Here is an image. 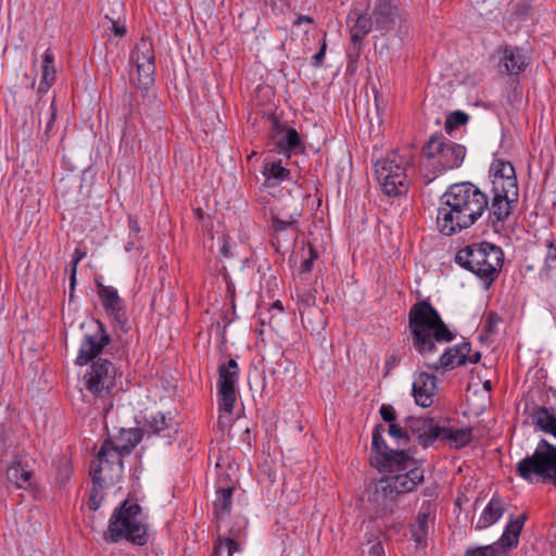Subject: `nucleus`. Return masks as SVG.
Here are the masks:
<instances>
[{
	"instance_id": "nucleus-9",
	"label": "nucleus",
	"mask_w": 556,
	"mask_h": 556,
	"mask_svg": "<svg viewBox=\"0 0 556 556\" xmlns=\"http://www.w3.org/2000/svg\"><path fill=\"white\" fill-rule=\"evenodd\" d=\"M409 161L399 152L389 153L375 165L377 180L388 195H401L408 190L406 167Z\"/></svg>"
},
{
	"instance_id": "nucleus-22",
	"label": "nucleus",
	"mask_w": 556,
	"mask_h": 556,
	"mask_svg": "<svg viewBox=\"0 0 556 556\" xmlns=\"http://www.w3.org/2000/svg\"><path fill=\"white\" fill-rule=\"evenodd\" d=\"M530 418L532 424L541 431L556 438V415L552 409L543 406H533L530 412Z\"/></svg>"
},
{
	"instance_id": "nucleus-24",
	"label": "nucleus",
	"mask_w": 556,
	"mask_h": 556,
	"mask_svg": "<svg viewBox=\"0 0 556 556\" xmlns=\"http://www.w3.org/2000/svg\"><path fill=\"white\" fill-rule=\"evenodd\" d=\"M7 480L17 489L27 490L33 485V471L21 460H15L7 469Z\"/></svg>"
},
{
	"instance_id": "nucleus-19",
	"label": "nucleus",
	"mask_w": 556,
	"mask_h": 556,
	"mask_svg": "<svg viewBox=\"0 0 556 556\" xmlns=\"http://www.w3.org/2000/svg\"><path fill=\"white\" fill-rule=\"evenodd\" d=\"M141 433L138 429H122L114 439H108L103 444H109L111 448L121 454L122 457L128 455L131 450L140 442Z\"/></svg>"
},
{
	"instance_id": "nucleus-12",
	"label": "nucleus",
	"mask_w": 556,
	"mask_h": 556,
	"mask_svg": "<svg viewBox=\"0 0 556 556\" xmlns=\"http://www.w3.org/2000/svg\"><path fill=\"white\" fill-rule=\"evenodd\" d=\"M525 521L526 515L523 514L511 518L497 542L485 546L468 548L466 556H507L508 551L518 545Z\"/></svg>"
},
{
	"instance_id": "nucleus-42",
	"label": "nucleus",
	"mask_w": 556,
	"mask_h": 556,
	"mask_svg": "<svg viewBox=\"0 0 556 556\" xmlns=\"http://www.w3.org/2000/svg\"><path fill=\"white\" fill-rule=\"evenodd\" d=\"M217 422L219 428L223 430L229 428L233 422L232 412H225L223 409H218Z\"/></svg>"
},
{
	"instance_id": "nucleus-16",
	"label": "nucleus",
	"mask_w": 556,
	"mask_h": 556,
	"mask_svg": "<svg viewBox=\"0 0 556 556\" xmlns=\"http://www.w3.org/2000/svg\"><path fill=\"white\" fill-rule=\"evenodd\" d=\"M412 392L417 405L425 408L431 406L437 393V378L425 371L416 374Z\"/></svg>"
},
{
	"instance_id": "nucleus-54",
	"label": "nucleus",
	"mask_w": 556,
	"mask_h": 556,
	"mask_svg": "<svg viewBox=\"0 0 556 556\" xmlns=\"http://www.w3.org/2000/svg\"><path fill=\"white\" fill-rule=\"evenodd\" d=\"M76 270H77V268L72 267V274H71V277H70L71 289L72 290L74 289L75 282H76Z\"/></svg>"
},
{
	"instance_id": "nucleus-11",
	"label": "nucleus",
	"mask_w": 556,
	"mask_h": 556,
	"mask_svg": "<svg viewBox=\"0 0 556 556\" xmlns=\"http://www.w3.org/2000/svg\"><path fill=\"white\" fill-rule=\"evenodd\" d=\"M155 54L153 43L141 38L131 52L130 62L135 71L130 72L131 80L138 89L148 90L154 83Z\"/></svg>"
},
{
	"instance_id": "nucleus-49",
	"label": "nucleus",
	"mask_w": 556,
	"mask_h": 556,
	"mask_svg": "<svg viewBox=\"0 0 556 556\" xmlns=\"http://www.w3.org/2000/svg\"><path fill=\"white\" fill-rule=\"evenodd\" d=\"M400 363V359L396 355H390L387 359H386V368L388 371L392 370L394 367L397 366V364Z\"/></svg>"
},
{
	"instance_id": "nucleus-13",
	"label": "nucleus",
	"mask_w": 556,
	"mask_h": 556,
	"mask_svg": "<svg viewBox=\"0 0 556 556\" xmlns=\"http://www.w3.org/2000/svg\"><path fill=\"white\" fill-rule=\"evenodd\" d=\"M270 228L275 233L276 249H279L281 239L286 240L287 235L294 233L296 223L300 216L298 207L293 201L282 202L275 201L269 208Z\"/></svg>"
},
{
	"instance_id": "nucleus-52",
	"label": "nucleus",
	"mask_w": 556,
	"mask_h": 556,
	"mask_svg": "<svg viewBox=\"0 0 556 556\" xmlns=\"http://www.w3.org/2000/svg\"><path fill=\"white\" fill-rule=\"evenodd\" d=\"M88 505H89V508H90V509H93V510H96V509H98V508H99V506H100V501L98 500V497H97V495H96V494H92V495L90 496Z\"/></svg>"
},
{
	"instance_id": "nucleus-20",
	"label": "nucleus",
	"mask_w": 556,
	"mask_h": 556,
	"mask_svg": "<svg viewBox=\"0 0 556 556\" xmlns=\"http://www.w3.org/2000/svg\"><path fill=\"white\" fill-rule=\"evenodd\" d=\"M99 296L106 313L111 315L116 321L122 323L125 312L123 301L119 298L117 290L110 286H100Z\"/></svg>"
},
{
	"instance_id": "nucleus-40",
	"label": "nucleus",
	"mask_w": 556,
	"mask_h": 556,
	"mask_svg": "<svg viewBox=\"0 0 556 556\" xmlns=\"http://www.w3.org/2000/svg\"><path fill=\"white\" fill-rule=\"evenodd\" d=\"M147 424L153 433H161L168 428L166 416L162 413L151 415Z\"/></svg>"
},
{
	"instance_id": "nucleus-55",
	"label": "nucleus",
	"mask_w": 556,
	"mask_h": 556,
	"mask_svg": "<svg viewBox=\"0 0 556 556\" xmlns=\"http://www.w3.org/2000/svg\"><path fill=\"white\" fill-rule=\"evenodd\" d=\"M50 110H51V118H50V121H49V122H48V124H47V128H48V129L51 127V125H52V123H53V121H54V118H55V114H56V113H55V109H54V106H53V103L50 105Z\"/></svg>"
},
{
	"instance_id": "nucleus-30",
	"label": "nucleus",
	"mask_w": 556,
	"mask_h": 556,
	"mask_svg": "<svg viewBox=\"0 0 556 556\" xmlns=\"http://www.w3.org/2000/svg\"><path fill=\"white\" fill-rule=\"evenodd\" d=\"M112 4L113 9L111 12L106 11L105 7L102 9L105 11V18L109 20L110 23L108 29L115 36L123 37L126 33L125 25L121 21L124 5L121 0H113Z\"/></svg>"
},
{
	"instance_id": "nucleus-3",
	"label": "nucleus",
	"mask_w": 556,
	"mask_h": 556,
	"mask_svg": "<svg viewBox=\"0 0 556 556\" xmlns=\"http://www.w3.org/2000/svg\"><path fill=\"white\" fill-rule=\"evenodd\" d=\"M382 478L375 489V501L394 500L396 496L413 492L424 481L420 465L406 453L386 458L384 468H380Z\"/></svg>"
},
{
	"instance_id": "nucleus-1",
	"label": "nucleus",
	"mask_w": 556,
	"mask_h": 556,
	"mask_svg": "<svg viewBox=\"0 0 556 556\" xmlns=\"http://www.w3.org/2000/svg\"><path fill=\"white\" fill-rule=\"evenodd\" d=\"M109 343L110 337L98 323L92 333L85 334L75 362L79 366L89 364L83 375V396L92 401L103 414L113 408L112 395L117 378L115 365L109 359L98 357Z\"/></svg>"
},
{
	"instance_id": "nucleus-27",
	"label": "nucleus",
	"mask_w": 556,
	"mask_h": 556,
	"mask_svg": "<svg viewBox=\"0 0 556 556\" xmlns=\"http://www.w3.org/2000/svg\"><path fill=\"white\" fill-rule=\"evenodd\" d=\"M262 173L267 186H275L278 182L289 180L291 175L281 161H265Z\"/></svg>"
},
{
	"instance_id": "nucleus-41",
	"label": "nucleus",
	"mask_w": 556,
	"mask_h": 556,
	"mask_svg": "<svg viewBox=\"0 0 556 556\" xmlns=\"http://www.w3.org/2000/svg\"><path fill=\"white\" fill-rule=\"evenodd\" d=\"M545 269L549 275H556V237L547 244V253L545 257Z\"/></svg>"
},
{
	"instance_id": "nucleus-2",
	"label": "nucleus",
	"mask_w": 556,
	"mask_h": 556,
	"mask_svg": "<svg viewBox=\"0 0 556 556\" xmlns=\"http://www.w3.org/2000/svg\"><path fill=\"white\" fill-rule=\"evenodd\" d=\"M488 195L476 185L465 181L451 185L440 198L437 228L452 236L472 226L485 212Z\"/></svg>"
},
{
	"instance_id": "nucleus-50",
	"label": "nucleus",
	"mask_w": 556,
	"mask_h": 556,
	"mask_svg": "<svg viewBox=\"0 0 556 556\" xmlns=\"http://www.w3.org/2000/svg\"><path fill=\"white\" fill-rule=\"evenodd\" d=\"M128 226L129 230L134 235H138L140 231L139 223L137 219L132 218L131 216L128 218Z\"/></svg>"
},
{
	"instance_id": "nucleus-44",
	"label": "nucleus",
	"mask_w": 556,
	"mask_h": 556,
	"mask_svg": "<svg viewBox=\"0 0 556 556\" xmlns=\"http://www.w3.org/2000/svg\"><path fill=\"white\" fill-rule=\"evenodd\" d=\"M380 415L382 419L387 422L393 424L395 420V413L391 406L382 405L380 407Z\"/></svg>"
},
{
	"instance_id": "nucleus-10",
	"label": "nucleus",
	"mask_w": 556,
	"mask_h": 556,
	"mask_svg": "<svg viewBox=\"0 0 556 556\" xmlns=\"http://www.w3.org/2000/svg\"><path fill=\"white\" fill-rule=\"evenodd\" d=\"M90 471L93 482L100 488L113 485L119 482L123 477V457L109 444H102Z\"/></svg>"
},
{
	"instance_id": "nucleus-37",
	"label": "nucleus",
	"mask_w": 556,
	"mask_h": 556,
	"mask_svg": "<svg viewBox=\"0 0 556 556\" xmlns=\"http://www.w3.org/2000/svg\"><path fill=\"white\" fill-rule=\"evenodd\" d=\"M456 346H453L451 349H448L445 353H443L439 359L432 364V365H428L429 368H433V369H452V368H455V367H458L459 365H448L450 363L454 362V361H457V358H459V355L458 353L456 354Z\"/></svg>"
},
{
	"instance_id": "nucleus-47",
	"label": "nucleus",
	"mask_w": 556,
	"mask_h": 556,
	"mask_svg": "<svg viewBox=\"0 0 556 556\" xmlns=\"http://www.w3.org/2000/svg\"><path fill=\"white\" fill-rule=\"evenodd\" d=\"M87 255V253L80 249H75L74 251V255H73V258H72V267L74 268H77V265L79 264V262L85 258Z\"/></svg>"
},
{
	"instance_id": "nucleus-8",
	"label": "nucleus",
	"mask_w": 556,
	"mask_h": 556,
	"mask_svg": "<svg viewBox=\"0 0 556 556\" xmlns=\"http://www.w3.org/2000/svg\"><path fill=\"white\" fill-rule=\"evenodd\" d=\"M516 472L530 483L552 482L556 488V446L542 439L531 456L517 463Z\"/></svg>"
},
{
	"instance_id": "nucleus-46",
	"label": "nucleus",
	"mask_w": 556,
	"mask_h": 556,
	"mask_svg": "<svg viewBox=\"0 0 556 556\" xmlns=\"http://www.w3.org/2000/svg\"><path fill=\"white\" fill-rule=\"evenodd\" d=\"M60 472H61L62 481H65V480H67L70 478L71 466H70V462L67 459H63L62 460V465L60 467Z\"/></svg>"
},
{
	"instance_id": "nucleus-28",
	"label": "nucleus",
	"mask_w": 556,
	"mask_h": 556,
	"mask_svg": "<svg viewBox=\"0 0 556 556\" xmlns=\"http://www.w3.org/2000/svg\"><path fill=\"white\" fill-rule=\"evenodd\" d=\"M380 428L381 426L377 427L372 433V451L376 453L372 463H375L378 469L384 468L386 458L392 457L399 453H405L404 451L390 450L382 439L379 431Z\"/></svg>"
},
{
	"instance_id": "nucleus-5",
	"label": "nucleus",
	"mask_w": 556,
	"mask_h": 556,
	"mask_svg": "<svg viewBox=\"0 0 556 556\" xmlns=\"http://www.w3.org/2000/svg\"><path fill=\"white\" fill-rule=\"evenodd\" d=\"M408 324L413 345L424 356L434 352L435 343L450 342L454 339L437 309L428 302L421 301L410 307Z\"/></svg>"
},
{
	"instance_id": "nucleus-36",
	"label": "nucleus",
	"mask_w": 556,
	"mask_h": 556,
	"mask_svg": "<svg viewBox=\"0 0 556 556\" xmlns=\"http://www.w3.org/2000/svg\"><path fill=\"white\" fill-rule=\"evenodd\" d=\"M455 346L457 349L456 354L458 353L459 358H457V361L450 363L448 365H466V364H475V363L479 362L480 354L477 352L473 354L470 353L471 352L470 343L463 342Z\"/></svg>"
},
{
	"instance_id": "nucleus-26",
	"label": "nucleus",
	"mask_w": 556,
	"mask_h": 556,
	"mask_svg": "<svg viewBox=\"0 0 556 556\" xmlns=\"http://www.w3.org/2000/svg\"><path fill=\"white\" fill-rule=\"evenodd\" d=\"M239 368L235 359H229L219 366L217 390H236Z\"/></svg>"
},
{
	"instance_id": "nucleus-38",
	"label": "nucleus",
	"mask_w": 556,
	"mask_h": 556,
	"mask_svg": "<svg viewBox=\"0 0 556 556\" xmlns=\"http://www.w3.org/2000/svg\"><path fill=\"white\" fill-rule=\"evenodd\" d=\"M218 409L232 412L237 402L236 390H217Z\"/></svg>"
},
{
	"instance_id": "nucleus-29",
	"label": "nucleus",
	"mask_w": 556,
	"mask_h": 556,
	"mask_svg": "<svg viewBox=\"0 0 556 556\" xmlns=\"http://www.w3.org/2000/svg\"><path fill=\"white\" fill-rule=\"evenodd\" d=\"M431 515L430 505L422 506L410 526L412 538L417 544H422L428 534V523Z\"/></svg>"
},
{
	"instance_id": "nucleus-6",
	"label": "nucleus",
	"mask_w": 556,
	"mask_h": 556,
	"mask_svg": "<svg viewBox=\"0 0 556 556\" xmlns=\"http://www.w3.org/2000/svg\"><path fill=\"white\" fill-rule=\"evenodd\" d=\"M121 539L138 545H143L147 541L144 516L137 503L125 501L110 518L109 529L104 532L103 540L115 543Z\"/></svg>"
},
{
	"instance_id": "nucleus-45",
	"label": "nucleus",
	"mask_w": 556,
	"mask_h": 556,
	"mask_svg": "<svg viewBox=\"0 0 556 556\" xmlns=\"http://www.w3.org/2000/svg\"><path fill=\"white\" fill-rule=\"evenodd\" d=\"M308 253H309V257L308 258H305L302 264H301V271L302 273H308L312 270V266H313V261L314 258L316 257V254L315 252L313 251L312 248H309L308 250Z\"/></svg>"
},
{
	"instance_id": "nucleus-34",
	"label": "nucleus",
	"mask_w": 556,
	"mask_h": 556,
	"mask_svg": "<svg viewBox=\"0 0 556 556\" xmlns=\"http://www.w3.org/2000/svg\"><path fill=\"white\" fill-rule=\"evenodd\" d=\"M232 488L219 489L214 501V510L218 519L226 516L231 508Z\"/></svg>"
},
{
	"instance_id": "nucleus-39",
	"label": "nucleus",
	"mask_w": 556,
	"mask_h": 556,
	"mask_svg": "<svg viewBox=\"0 0 556 556\" xmlns=\"http://www.w3.org/2000/svg\"><path fill=\"white\" fill-rule=\"evenodd\" d=\"M469 119L468 114H466L463 111H455L451 113L444 124V128L447 134H452L454 129H456L459 126L465 125Z\"/></svg>"
},
{
	"instance_id": "nucleus-53",
	"label": "nucleus",
	"mask_w": 556,
	"mask_h": 556,
	"mask_svg": "<svg viewBox=\"0 0 556 556\" xmlns=\"http://www.w3.org/2000/svg\"><path fill=\"white\" fill-rule=\"evenodd\" d=\"M302 23H313V18L307 15H299L296 21L294 22V25H300Z\"/></svg>"
},
{
	"instance_id": "nucleus-33",
	"label": "nucleus",
	"mask_w": 556,
	"mask_h": 556,
	"mask_svg": "<svg viewBox=\"0 0 556 556\" xmlns=\"http://www.w3.org/2000/svg\"><path fill=\"white\" fill-rule=\"evenodd\" d=\"M374 26L371 16L359 14L353 26H351V39L353 42H361Z\"/></svg>"
},
{
	"instance_id": "nucleus-17",
	"label": "nucleus",
	"mask_w": 556,
	"mask_h": 556,
	"mask_svg": "<svg viewBox=\"0 0 556 556\" xmlns=\"http://www.w3.org/2000/svg\"><path fill=\"white\" fill-rule=\"evenodd\" d=\"M508 193L493 191V200L490 206V222L495 228L498 224H503L511 213L513 204L518 201V190L514 192V198Z\"/></svg>"
},
{
	"instance_id": "nucleus-31",
	"label": "nucleus",
	"mask_w": 556,
	"mask_h": 556,
	"mask_svg": "<svg viewBox=\"0 0 556 556\" xmlns=\"http://www.w3.org/2000/svg\"><path fill=\"white\" fill-rule=\"evenodd\" d=\"M55 79L54 55L50 49H47L43 54L41 66V79L39 84V91L47 92Z\"/></svg>"
},
{
	"instance_id": "nucleus-7",
	"label": "nucleus",
	"mask_w": 556,
	"mask_h": 556,
	"mask_svg": "<svg viewBox=\"0 0 556 556\" xmlns=\"http://www.w3.org/2000/svg\"><path fill=\"white\" fill-rule=\"evenodd\" d=\"M504 254L501 248L482 242L468 245L456 254V262L478 277L491 283L503 265Z\"/></svg>"
},
{
	"instance_id": "nucleus-4",
	"label": "nucleus",
	"mask_w": 556,
	"mask_h": 556,
	"mask_svg": "<svg viewBox=\"0 0 556 556\" xmlns=\"http://www.w3.org/2000/svg\"><path fill=\"white\" fill-rule=\"evenodd\" d=\"M466 147L434 134L425 142L419 159V172L426 184L458 169L466 159Z\"/></svg>"
},
{
	"instance_id": "nucleus-18",
	"label": "nucleus",
	"mask_w": 556,
	"mask_h": 556,
	"mask_svg": "<svg viewBox=\"0 0 556 556\" xmlns=\"http://www.w3.org/2000/svg\"><path fill=\"white\" fill-rule=\"evenodd\" d=\"M408 428L416 435L420 444L428 446L439 439L441 426L434 424L431 419L413 418L409 420Z\"/></svg>"
},
{
	"instance_id": "nucleus-57",
	"label": "nucleus",
	"mask_w": 556,
	"mask_h": 556,
	"mask_svg": "<svg viewBox=\"0 0 556 556\" xmlns=\"http://www.w3.org/2000/svg\"><path fill=\"white\" fill-rule=\"evenodd\" d=\"M274 305H275V307L279 308L280 311L282 309L281 303L279 301H277Z\"/></svg>"
},
{
	"instance_id": "nucleus-56",
	"label": "nucleus",
	"mask_w": 556,
	"mask_h": 556,
	"mask_svg": "<svg viewBox=\"0 0 556 556\" xmlns=\"http://www.w3.org/2000/svg\"><path fill=\"white\" fill-rule=\"evenodd\" d=\"M484 388H485L486 390H491V382H490V381H485V382H484Z\"/></svg>"
},
{
	"instance_id": "nucleus-25",
	"label": "nucleus",
	"mask_w": 556,
	"mask_h": 556,
	"mask_svg": "<svg viewBox=\"0 0 556 556\" xmlns=\"http://www.w3.org/2000/svg\"><path fill=\"white\" fill-rule=\"evenodd\" d=\"M454 448H460L471 440V430L468 428H454L451 426H441L439 439Z\"/></svg>"
},
{
	"instance_id": "nucleus-43",
	"label": "nucleus",
	"mask_w": 556,
	"mask_h": 556,
	"mask_svg": "<svg viewBox=\"0 0 556 556\" xmlns=\"http://www.w3.org/2000/svg\"><path fill=\"white\" fill-rule=\"evenodd\" d=\"M389 434L399 440V441H407L408 437L406 434V432L401 428L399 427L397 425L395 424H390L389 426Z\"/></svg>"
},
{
	"instance_id": "nucleus-48",
	"label": "nucleus",
	"mask_w": 556,
	"mask_h": 556,
	"mask_svg": "<svg viewBox=\"0 0 556 556\" xmlns=\"http://www.w3.org/2000/svg\"><path fill=\"white\" fill-rule=\"evenodd\" d=\"M369 556H384L383 546L380 542H376L370 546Z\"/></svg>"
},
{
	"instance_id": "nucleus-32",
	"label": "nucleus",
	"mask_w": 556,
	"mask_h": 556,
	"mask_svg": "<svg viewBox=\"0 0 556 556\" xmlns=\"http://www.w3.org/2000/svg\"><path fill=\"white\" fill-rule=\"evenodd\" d=\"M277 148L283 152H292L302 149L300 135L294 128H286L277 138Z\"/></svg>"
},
{
	"instance_id": "nucleus-51",
	"label": "nucleus",
	"mask_w": 556,
	"mask_h": 556,
	"mask_svg": "<svg viewBox=\"0 0 556 556\" xmlns=\"http://www.w3.org/2000/svg\"><path fill=\"white\" fill-rule=\"evenodd\" d=\"M326 46L324 45L321 49L314 55V65L319 66L323 63L325 58Z\"/></svg>"
},
{
	"instance_id": "nucleus-21",
	"label": "nucleus",
	"mask_w": 556,
	"mask_h": 556,
	"mask_svg": "<svg viewBox=\"0 0 556 556\" xmlns=\"http://www.w3.org/2000/svg\"><path fill=\"white\" fill-rule=\"evenodd\" d=\"M505 513V503L500 497H493L482 510L476 529L483 530L497 522Z\"/></svg>"
},
{
	"instance_id": "nucleus-15",
	"label": "nucleus",
	"mask_w": 556,
	"mask_h": 556,
	"mask_svg": "<svg viewBox=\"0 0 556 556\" xmlns=\"http://www.w3.org/2000/svg\"><path fill=\"white\" fill-rule=\"evenodd\" d=\"M397 17V0H374L371 18L377 30H391L394 27Z\"/></svg>"
},
{
	"instance_id": "nucleus-14",
	"label": "nucleus",
	"mask_w": 556,
	"mask_h": 556,
	"mask_svg": "<svg viewBox=\"0 0 556 556\" xmlns=\"http://www.w3.org/2000/svg\"><path fill=\"white\" fill-rule=\"evenodd\" d=\"M492 177V191L508 193V198H514V192L518 190L517 179L514 166L504 160L496 159L490 166Z\"/></svg>"
},
{
	"instance_id": "nucleus-23",
	"label": "nucleus",
	"mask_w": 556,
	"mask_h": 556,
	"mask_svg": "<svg viewBox=\"0 0 556 556\" xmlns=\"http://www.w3.org/2000/svg\"><path fill=\"white\" fill-rule=\"evenodd\" d=\"M501 63L510 75L519 74L528 64L525 52L517 47H506L503 50Z\"/></svg>"
},
{
	"instance_id": "nucleus-35",
	"label": "nucleus",
	"mask_w": 556,
	"mask_h": 556,
	"mask_svg": "<svg viewBox=\"0 0 556 556\" xmlns=\"http://www.w3.org/2000/svg\"><path fill=\"white\" fill-rule=\"evenodd\" d=\"M239 552V544L230 538L218 536L214 544V556H235Z\"/></svg>"
}]
</instances>
